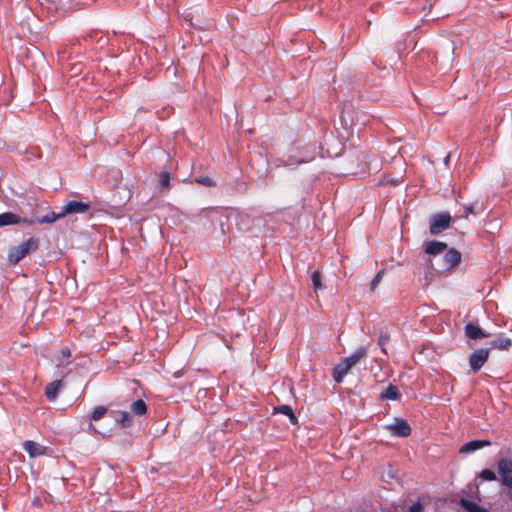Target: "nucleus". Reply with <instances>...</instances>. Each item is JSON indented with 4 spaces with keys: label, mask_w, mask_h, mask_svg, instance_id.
<instances>
[{
    "label": "nucleus",
    "mask_w": 512,
    "mask_h": 512,
    "mask_svg": "<svg viewBox=\"0 0 512 512\" xmlns=\"http://www.w3.org/2000/svg\"><path fill=\"white\" fill-rule=\"evenodd\" d=\"M39 247V239L35 237L28 238L22 244L10 249L8 259L12 264L20 262L27 254L34 252Z\"/></svg>",
    "instance_id": "1"
},
{
    "label": "nucleus",
    "mask_w": 512,
    "mask_h": 512,
    "mask_svg": "<svg viewBox=\"0 0 512 512\" xmlns=\"http://www.w3.org/2000/svg\"><path fill=\"white\" fill-rule=\"evenodd\" d=\"M451 219V215L448 212L433 215L430 220V233L437 235L446 230L450 226Z\"/></svg>",
    "instance_id": "2"
},
{
    "label": "nucleus",
    "mask_w": 512,
    "mask_h": 512,
    "mask_svg": "<svg viewBox=\"0 0 512 512\" xmlns=\"http://www.w3.org/2000/svg\"><path fill=\"white\" fill-rule=\"evenodd\" d=\"M498 472L501 476L502 484L511 490L512 498V460L502 458L498 462Z\"/></svg>",
    "instance_id": "3"
},
{
    "label": "nucleus",
    "mask_w": 512,
    "mask_h": 512,
    "mask_svg": "<svg viewBox=\"0 0 512 512\" xmlns=\"http://www.w3.org/2000/svg\"><path fill=\"white\" fill-rule=\"evenodd\" d=\"M385 428L390 431L392 435L398 437H408L411 434L409 423L402 418H395L394 422L386 425Z\"/></svg>",
    "instance_id": "4"
},
{
    "label": "nucleus",
    "mask_w": 512,
    "mask_h": 512,
    "mask_svg": "<svg viewBox=\"0 0 512 512\" xmlns=\"http://www.w3.org/2000/svg\"><path fill=\"white\" fill-rule=\"evenodd\" d=\"M489 358V349L475 350L469 357V365L473 372H478Z\"/></svg>",
    "instance_id": "5"
},
{
    "label": "nucleus",
    "mask_w": 512,
    "mask_h": 512,
    "mask_svg": "<svg viewBox=\"0 0 512 512\" xmlns=\"http://www.w3.org/2000/svg\"><path fill=\"white\" fill-rule=\"evenodd\" d=\"M90 208L89 204L79 202V201H69L64 207H62V215L64 217L69 214H83L87 212Z\"/></svg>",
    "instance_id": "6"
},
{
    "label": "nucleus",
    "mask_w": 512,
    "mask_h": 512,
    "mask_svg": "<svg viewBox=\"0 0 512 512\" xmlns=\"http://www.w3.org/2000/svg\"><path fill=\"white\" fill-rule=\"evenodd\" d=\"M24 450L31 458L45 455L48 448L32 440H27L23 443Z\"/></svg>",
    "instance_id": "7"
},
{
    "label": "nucleus",
    "mask_w": 512,
    "mask_h": 512,
    "mask_svg": "<svg viewBox=\"0 0 512 512\" xmlns=\"http://www.w3.org/2000/svg\"><path fill=\"white\" fill-rule=\"evenodd\" d=\"M63 217H64V215H62V210L59 213H55L53 211H50L45 216L40 217V218H35V219L24 218L23 219V223L27 224V225H32L34 223L50 224V223H53L56 220L61 219Z\"/></svg>",
    "instance_id": "8"
},
{
    "label": "nucleus",
    "mask_w": 512,
    "mask_h": 512,
    "mask_svg": "<svg viewBox=\"0 0 512 512\" xmlns=\"http://www.w3.org/2000/svg\"><path fill=\"white\" fill-rule=\"evenodd\" d=\"M464 330L466 337L473 340L488 338L491 336L490 333L484 331L481 327L473 323L466 324Z\"/></svg>",
    "instance_id": "9"
},
{
    "label": "nucleus",
    "mask_w": 512,
    "mask_h": 512,
    "mask_svg": "<svg viewBox=\"0 0 512 512\" xmlns=\"http://www.w3.org/2000/svg\"><path fill=\"white\" fill-rule=\"evenodd\" d=\"M461 262V253L451 248L447 250V252L444 255V265L446 266L447 270H451L458 266Z\"/></svg>",
    "instance_id": "10"
},
{
    "label": "nucleus",
    "mask_w": 512,
    "mask_h": 512,
    "mask_svg": "<svg viewBox=\"0 0 512 512\" xmlns=\"http://www.w3.org/2000/svg\"><path fill=\"white\" fill-rule=\"evenodd\" d=\"M491 445V441L489 440H471L464 445L461 446L459 452L460 453H472L481 448L487 447Z\"/></svg>",
    "instance_id": "11"
},
{
    "label": "nucleus",
    "mask_w": 512,
    "mask_h": 512,
    "mask_svg": "<svg viewBox=\"0 0 512 512\" xmlns=\"http://www.w3.org/2000/svg\"><path fill=\"white\" fill-rule=\"evenodd\" d=\"M447 248L448 246L446 243L436 240L425 242L424 244V250L429 255L441 254L447 250Z\"/></svg>",
    "instance_id": "12"
},
{
    "label": "nucleus",
    "mask_w": 512,
    "mask_h": 512,
    "mask_svg": "<svg viewBox=\"0 0 512 512\" xmlns=\"http://www.w3.org/2000/svg\"><path fill=\"white\" fill-rule=\"evenodd\" d=\"M351 367L344 361L338 363L333 369L332 377L336 383H341Z\"/></svg>",
    "instance_id": "13"
},
{
    "label": "nucleus",
    "mask_w": 512,
    "mask_h": 512,
    "mask_svg": "<svg viewBox=\"0 0 512 512\" xmlns=\"http://www.w3.org/2000/svg\"><path fill=\"white\" fill-rule=\"evenodd\" d=\"M23 219L15 213L5 212L0 214V228L8 225H18L23 223Z\"/></svg>",
    "instance_id": "14"
},
{
    "label": "nucleus",
    "mask_w": 512,
    "mask_h": 512,
    "mask_svg": "<svg viewBox=\"0 0 512 512\" xmlns=\"http://www.w3.org/2000/svg\"><path fill=\"white\" fill-rule=\"evenodd\" d=\"M368 350L366 347L361 346L357 348L350 356L344 358V361L352 368L355 366L362 358L366 357Z\"/></svg>",
    "instance_id": "15"
},
{
    "label": "nucleus",
    "mask_w": 512,
    "mask_h": 512,
    "mask_svg": "<svg viewBox=\"0 0 512 512\" xmlns=\"http://www.w3.org/2000/svg\"><path fill=\"white\" fill-rule=\"evenodd\" d=\"M62 387L63 383L61 380H54L51 383H49L45 388V395L47 399L51 401L55 400Z\"/></svg>",
    "instance_id": "16"
},
{
    "label": "nucleus",
    "mask_w": 512,
    "mask_h": 512,
    "mask_svg": "<svg viewBox=\"0 0 512 512\" xmlns=\"http://www.w3.org/2000/svg\"><path fill=\"white\" fill-rule=\"evenodd\" d=\"M400 397L399 390L396 386L390 384L384 392L381 393L380 398L382 400H398Z\"/></svg>",
    "instance_id": "17"
},
{
    "label": "nucleus",
    "mask_w": 512,
    "mask_h": 512,
    "mask_svg": "<svg viewBox=\"0 0 512 512\" xmlns=\"http://www.w3.org/2000/svg\"><path fill=\"white\" fill-rule=\"evenodd\" d=\"M130 410L136 416H143L147 413V405L144 400L138 399L131 404Z\"/></svg>",
    "instance_id": "18"
},
{
    "label": "nucleus",
    "mask_w": 512,
    "mask_h": 512,
    "mask_svg": "<svg viewBox=\"0 0 512 512\" xmlns=\"http://www.w3.org/2000/svg\"><path fill=\"white\" fill-rule=\"evenodd\" d=\"M511 345H512V341L510 338H507V337L498 338L491 342L492 348H497L500 350H508L511 347Z\"/></svg>",
    "instance_id": "19"
},
{
    "label": "nucleus",
    "mask_w": 512,
    "mask_h": 512,
    "mask_svg": "<svg viewBox=\"0 0 512 512\" xmlns=\"http://www.w3.org/2000/svg\"><path fill=\"white\" fill-rule=\"evenodd\" d=\"M59 361V366H68L69 364L72 363V359H71V350L69 348H63L61 351H60V357L58 359Z\"/></svg>",
    "instance_id": "20"
},
{
    "label": "nucleus",
    "mask_w": 512,
    "mask_h": 512,
    "mask_svg": "<svg viewBox=\"0 0 512 512\" xmlns=\"http://www.w3.org/2000/svg\"><path fill=\"white\" fill-rule=\"evenodd\" d=\"M276 411L288 416L292 424L297 423V417L295 416L292 408L289 405H281L276 408Z\"/></svg>",
    "instance_id": "21"
},
{
    "label": "nucleus",
    "mask_w": 512,
    "mask_h": 512,
    "mask_svg": "<svg viewBox=\"0 0 512 512\" xmlns=\"http://www.w3.org/2000/svg\"><path fill=\"white\" fill-rule=\"evenodd\" d=\"M107 412V409L104 406H96L90 414V419L93 421H97L101 419Z\"/></svg>",
    "instance_id": "22"
},
{
    "label": "nucleus",
    "mask_w": 512,
    "mask_h": 512,
    "mask_svg": "<svg viewBox=\"0 0 512 512\" xmlns=\"http://www.w3.org/2000/svg\"><path fill=\"white\" fill-rule=\"evenodd\" d=\"M118 422L122 427H130L132 425V417L128 412H120Z\"/></svg>",
    "instance_id": "23"
},
{
    "label": "nucleus",
    "mask_w": 512,
    "mask_h": 512,
    "mask_svg": "<svg viewBox=\"0 0 512 512\" xmlns=\"http://www.w3.org/2000/svg\"><path fill=\"white\" fill-rule=\"evenodd\" d=\"M312 285L315 291L322 288V278L319 271H314L311 275Z\"/></svg>",
    "instance_id": "24"
},
{
    "label": "nucleus",
    "mask_w": 512,
    "mask_h": 512,
    "mask_svg": "<svg viewBox=\"0 0 512 512\" xmlns=\"http://www.w3.org/2000/svg\"><path fill=\"white\" fill-rule=\"evenodd\" d=\"M480 477L486 481H494L497 478L495 472L490 469H483L480 472Z\"/></svg>",
    "instance_id": "25"
},
{
    "label": "nucleus",
    "mask_w": 512,
    "mask_h": 512,
    "mask_svg": "<svg viewBox=\"0 0 512 512\" xmlns=\"http://www.w3.org/2000/svg\"><path fill=\"white\" fill-rule=\"evenodd\" d=\"M195 182L206 187L215 186V182L208 176H201L195 178Z\"/></svg>",
    "instance_id": "26"
},
{
    "label": "nucleus",
    "mask_w": 512,
    "mask_h": 512,
    "mask_svg": "<svg viewBox=\"0 0 512 512\" xmlns=\"http://www.w3.org/2000/svg\"><path fill=\"white\" fill-rule=\"evenodd\" d=\"M160 186L162 188H168L170 186V173L162 172L160 174Z\"/></svg>",
    "instance_id": "27"
},
{
    "label": "nucleus",
    "mask_w": 512,
    "mask_h": 512,
    "mask_svg": "<svg viewBox=\"0 0 512 512\" xmlns=\"http://www.w3.org/2000/svg\"><path fill=\"white\" fill-rule=\"evenodd\" d=\"M383 273L384 271L383 270H380L376 275L375 277L373 278V280L371 281V284H370V289L371 290H374L376 288V286L380 283L381 279H382V276H383Z\"/></svg>",
    "instance_id": "28"
},
{
    "label": "nucleus",
    "mask_w": 512,
    "mask_h": 512,
    "mask_svg": "<svg viewBox=\"0 0 512 512\" xmlns=\"http://www.w3.org/2000/svg\"><path fill=\"white\" fill-rule=\"evenodd\" d=\"M402 181L401 177L400 178H391L389 176H387L383 181H382V184L384 183H387V184H391V185H398L400 184Z\"/></svg>",
    "instance_id": "29"
},
{
    "label": "nucleus",
    "mask_w": 512,
    "mask_h": 512,
    "mask_svg": "<svg viewBox=\"0 0 512 512\" xmlns=\"http://www.w3.org/2000/svg\"><path fill=\"white\" fill-rule=\"evenodd\" d=\"M409 512H424V508L422 504L419 501H417L411 505Z\"/></svg>",
    "instance_id": "30"
},
{
    "label": "nucleus",
    "mask_w": 512,
    "mask_h": 512,
    "mask_svg": "<svg viewBox=\"0 0 512 512\" xmlns=\"http://www.w3.org/2000/svg\"><path fill=\"white\" fill-rule=\"evenodd\" d=\"M387 341H388V336H386V335H385V336L381 335V336L379 337V341H378V342H379V345L382 347V350H383V351H385L384 345L387 343Z\"/></svg>",
    "instance_id": "31"
},
{
    "label": "nucleus",
    "mask_w": 512,
    "mask_h": 512,
    "mask_svg": "<svg viewBox=\"0 0 512 512\" xmlns=\"http://www.w3.org/2000/svg\"><path fill=\"white\" fill-rule=\"evenodd\" d=\"M464 210H465L466 214H474L475 213L473 205L465 206Z\"/></svg>",
    "instance_id": "32"
},
{
    "label": "nucleus",
    "mask_w": 512,
    "mask_h": 512,
    "mask_svg": "<svg viewBox=\"0 0 512 512\" xmlns=\"http://www.w3.org/2000/svg\"><path fill=\"white\" fill-rule=\"evenodd\" d=\"M449 159H450V155H447V156L445 157V159H444V163H445L446 165H448V163H449Z\"/></svg>",
    "instance_id": "33"
}]
</instances>
